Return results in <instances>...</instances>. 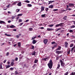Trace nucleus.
Returning a JSON list of instances; mask_svg holds the SVG:
<instances>
[{"mask_svg":"<svg viewBox=\"0 0 75 75\" xmlns=\"http://www.w3.org/2000/svg\"><path fill=\"white\" fill-rule=\"evenodd\" d=\"M48 66L51 69L52 68V66L53 65V62H52V60L51 59H50L49 61V63L47 64Z\"/></svg>","mask_w":75,"mask_h":75,"instance_id":"nucleus-1","label":"nucleus"},{"mask_svg":"<svg viewBox=\"0 0 75 75\" xmlns=\"http://www.w3.org/2000/svg\"><path fill=\"white\" fill-rule=\"evenodd\" d=\"M60 61L61 67H65L64 66V65H65V63H64V62H63L62 60H60Z\"/></svg>","mask_w":75,"mask_h":75,"instance_id":"nucleus-2","label":"nucleus"},{"mask_svg":"<svg viewBox=\"0 0 75 75\" xmlns=\"http://www.w3.org/2000/svg\"><path fill=\"white\" fill-rule=\"evenodd\" d=\"M65 46L64 47L65 48H68V45H69V44L68 43V42H65Z\"/></svg>","mask_w":75,"mask_h":75,"instance_id":"nucleus-3","label":"nucleus"},{"mask_svg":"<svg viewBox=\"0 0 75 75\" xmlns=\"http://www.w3.org/2000/svg\"><path fill=\"white\" fill-rule=\"evenodd\" d=\"M48 41V40L47 39H45L43 40V42H44L45 45H46Z\"/></svg>","mask_w":75,"mask_h":75,"instance_id":"nucleus-4","label":"nucleus"},{"mask_svg":"<svg viewBox=\"0 0 75 75\" xmlns=\"http://www.w3.org/2000/svg\"><path fill=\"white\" fill-rule=\"evenodd\" d=\"M45 8V6H41V11L40 12V13L42 12L43 11H44V9Z\"/></svg>","mask_w":75,"mask_h":75,"instance_id":"nucleus-5","label":"nucleus"},{"mask_svg":"<svg viewBox=\"0 0 75 75\" xmlns=\"http://www.w3.org/2000/svg\"><path fill=\"white\" fill-rule=\"evenodd\" d=\"M69 6L70 7H73L74 6V5L73 4L69 3L68 4Z\"/></svg>","mask_w":75,"mask_h":75,"instance_id":"nucleus-6","label":"nucleus"},{"mask_svg":"<svg viewBox=\"0 0 75 75\" xmlns=\"http://www.w3.org/2000/svg\"><path fill=\"white\" fill-rule=\"evenodd\" d=\"M49 58H50L49 57H47V58H45L42 59V60L45 61H48V60L49 59Z\"/></svg>","mask_w":75,"mask_h":75,"instance_id":"nucleus-7","label":"nucleus"},{"mask_svg":"<svg viewBox=\"0 0 75 75\" xmlns=\"http://www.w3.org/2000/svg\"><path fill=\"white\" fill-rule=\"evenodd\" d=\"M62 52H63V51H56V54H62Z\"/></svg>","mask_w":75,"mask_h":75,"instance_id":"nucleus-8","label":"nucleus"},{"mask_svg":"<svg viewBox=\"0 0 75 75\" xmlns=\"http://www.w3.org/2000/svg\"><path fill=\"white\" fill-rule=\"evenodd\" d=\"M41 17H42V18H45V17H46V14L42 15L41 16Z\"/></svg>","mask_w":75,"mask_h":75,"instance_id":"nucleus-9","label":"nucleus"},{"mask_svg":"<svg viewBox=\"0 0 75 75\" xmlns=\"http://www.w3.org/2000/svg\"><path fill=\"white\" fill-rule=\"evenodd\" d=\"M15 74L16 75H20V73H18L17 71H16L15 72Z\"/></svg>","mask_w":75,"mask_h":75,"instance_id":"nucleus-10","label":"nucleus"},{"mask_svg":"<svg viewBox=\"0 0 75 75\" xmlns=\"http://www.w3.org/2000/svg\"><path fill=\"white\" fill-rule=\"evenodd\" d=\"M37 41L36 40H34L33 41H32V43L33 44H35V43H36V42H37Z\"/></svg>","mask_w":75,"mask_h":75,"instance_id":"nucleus-11","label":"nucleus"},{"mask_svg":"<svg viewBox=\"0 0 75 75\" xmlns=\"http://www.w3.org/2000/svg\"><path fill=\"white\" fill-rule=\"evenodd\" d=\"M63 20H67V16H64L63 18Z\"/></svg>","mask_w":75,"mask_h":75,"instance_id":"nucleus-12","label":"nucleus"},{"mask_svg":"<svg viewBox=\"0 0 75 75\" xmlns=\"http://www.w3.org/2000/svg\"><path fill=\"white\" fill-rule=\"evenodd\" d=\"M17 4L18 6H21L22 4L21 2H19Z\"/></svg>","mask_w":75,"mask_h":75,"instance_id":"nucleus-13","label":"nucleus"},{"mask_svg":"<svg viewBox=\"0 0 75 75\" xmlns=\"http://www.w3.org/2000/svg\"><path fill=\"white\" fill-rule=\"evenodd\" d=\"M54 7V5H51L50 6H49V8H52Z\"/></svg>","mask_w":75,"mask_h":75,"instance_id":"nucleus-14","label":"nucleus"},{"mask_svg":"<svg viewBox=\"0 0 75 75\" xmlns=\"http://www.w3.org/2000/svg\"><path fill=\"white\" fill-rule=\"evenodd\" d=\"M10 27L11 28H15V27H16V26H15L14 25H11L10 26Z\"/></svg>","mask_w":75,"mask_h":75,"instance_id":"nucleus-15","label":"nucleus"},{"mask_svg":"<svg viewBox=\"0 0 75 75\" xmlns=\"http://www.w3.org/2000/svg\"><path fill=\"white\" fill-rule=\"evenodd\" d=\"M61 49V47L59 46L57 48L56 50H60Z\"/></svg>","mask_w":75,"mask_h":75,"instance_id":"nucleus-16","label":"nucleus"},{"mask_svg":"<svg viewBox=\"0 0 75 75\" xmlns=\"http://www.w3.org/2000/svg\"><path fill=\"white\" fill-rule=\"evenodd\" d=\"M6 69H7V68H10V67H11V65H6Z\"/></svg>","mask_w":75,"mask_h":75,"instance_id":"nucleus-17","label":"nucleus"},{"mask_svg":"<svg viewBox=\"0 0 75 75\" xmlns=\"http://www.w3.org/2000/svg\"><path fill=\"white\" fill-rule=\"evenodd\" d=\"M61 29V28H58V29L55 30V32H57V31H59V30H60Z\"/></svg>","mask_w":75,"mask_h":75,"instance_id":"nucleus-18","label":"nucleus"},{"mask_svg":"<svg viewBox=\"0 0 75 75\" xmlns=\"http://www.w3.org/2000/svg\"><path fill=\"white\" fill-rule=\"evenodd\" d=\"M52 28H51V29H50V28H47V31H51V30H52Z\"/></svg>","mask_w":75,"mask_h":75,"instance_id":"nucleus-19","label":"nucleus"},{"mask_svg":"<svg viewBox=\"0 0 75 75\" xmlns=\"http://www.w3.org/2000/svg\"><path fill=\"white\" fill-rule=\"evenodd\" d=\"M63 24H64V23H60L59 24V26H60V27H61V26H63Z\"/></svg>","mask_w":75,"mask_h":75,"instance_id":"nucleus-20","label":"nucleus"},{"mask_svg":"<svg viewBox=\"0 0 75 75\" xmlns=\"http://www.w3.org/2000/svg\"><path fill=\"white\" fill-rule=\"evenodd\" d=\"M74 45L73 44H71L70 45V48L73 47Z\"/></svg>","mask_w":75,"mask_h":75,"instance_id":"nucleus-21","label":"nucleus"},{"mask_svg":"<svg viewBox=\"0 0 75 75\" xmlns=\"http://www.w3.org/2000/svg\"><path fill=\"white\" fill-rule=\"evenodd\" d=\"M18 45L19 47H21V43L20 42H18Z\"/></svg>","mask_w":75,"mask_h":75,"instance_id":"nucleus-22","label":"nucleus"},{"mask_svg":"<svg viewBox=\"0 0 75 75\" xmlns=\"http://www.w3.org/2000/svg\"><path fill=\"white\" fill-rule=\"evenodd\" d=\"M2 23H5V22L3 21H0V24H2Z\"/></svg>","mask_w":75,"mask_h":75,"instance_id":"nucleus-23","label":"nucleus"},{"mask_svg":"<svg viewBox=\"0 0 75 75\" xmlns=\"http://www.w3.org/2000/svg\"><path fill=\"white\" fill-rule=\"evenodd\" d=\"M28 7H32V5L31 4H28Z\"/></svg>","mask_w":75,"mask_h":75,"instance_id":"nucleus-24","label":"nucleus"},{"mask_svg":"<svg viewBox=\"0 0 75 75\" xmlns=\"http://www.w3.org/2000/svg\"><path fill=\"white\" fill-rule=\"evenodd\" d=\"M60 67V64H59L57 65V69H59Z\"/></svg>","mask_w":75,"mask_h":75,"instance_id":"nucleus-25","label":"nucleus"},{"mask_svg":"<svg viewBox=\"0 0 75 75\" xmlns=\"http://www.w3.org/2000/svg\"><path fill=\"white\" fill-rule=\"evenodd\" d=\"M25 2L27 3H29L30 1H29L28 0H26L25 1Z\"/></svg>","mask_w":75,"mask_h":75,"instance_id":"nucleus-26","label":"nucleus"},{"mask_svg":"<svg viewBox=\"0 0 75 75\" xmlns=\"http://www.w3.org/2000/svg\"><path fill=\"white\" fill-rule=\"evenodd\" d=\"M5 35H6V36H7L8 37H11V35H8L7 34H6V33H5Z\"/></svg>","mask_w":75,"mask_h":75,"instance_id":"nucleus-27","label":"nucleus"},{"mask_svg":"<svg viewBox=\"0 0 75 75\" xmlns=\"http://www.w3.org/2000/svg\"><path fill=\"white\" fill-rule=\"evenodd\" d=\"M32 55H35V52L34 51L33 52L32 54Z\"/></svg>","mask_w":75,"mask_h":75,"instance_id":"nucleus-28","label":"nucleus"},{"mask_svg":"<svg viewBox=\"0 0 75 75\" xmlns=\"http://www.w3.org/2000/svg\"><path fill=\"white\" fill-rule=\"evenodd\" d=\"M69 74V72L68 71L66 73H64V75H68Z\"/></svg>","mask_w":75,"mask_h":75,"instance_id":"nucleus-29","label":"nucleus"},{"mask_svg":"<svg viewBox=\"0 0 75 75\" xmlns=\"http://www.w3.org/2000/svg\"><path fill=\"white\" fill-rule=\"evenodd\" d=\"M20 10L18 9H17L16 10V13H18V12H19L20 11Z\"/></svg>","mask_w":75,"mask_h":75,"instance_id":"nucleus-30","label":"nucleus"},{"mask_svg":"<svg viewBox=\"0 0 75 75\" xmlns=\"http://www.w3.org/2000/svg\"><path fill=\"white\" fill-rule=\"evenodd\" d=\"M75 26L74 25H72V26L70 27L71 28H75Z\"/></svg>","mask_w":75,"mask_h":75,"instance_id":"nucleus-31","label":"nucleus"},{"mask_svg":"<svg viewBox=\"0 0 75 75\" xmlns=\"http://www.w3.org/2000/svg\"><path fill=\"white\" fill-rule=\"evenodd\" d=\"M2 64H3V63H1L0 64V69H2Z\"/></svg>","mask_w":75,"mask_h":75,"instance_id":"nucleus-32","label":"nucleus"},{"mask_svg":"<svg viewBox=\"0 0 75 75\" xmlns=\"http://www.w3.org/2000/svg\"><path fill=\"white\" fill-rule=\"evenodd\" d=\"M14 64V62H12L11 63V66H13Z\"/></svg>","mask_w":75,"mask_h":75,"instance_id":"nucleus-33","label":"nucleus"},{"mask_svg":"<svg viewBox=\"0 0 75 75\" xmlns=\"http://www.w3.org/2000/svg\"><path fill=\"white\" fill-rule=\"evenodd\" d=\"M45 10H46V11H48V10H49V8H45Z\"/></svg>","mask_w":75,"mask_h":75,"instance_id":"nucleus-34","label":"nucleus"},{"mask_svg":"<svg viewBox=\"0 0 75 75\" xmlns=\"http://www.w3.org/2000/svg\"><path fill=\"white\" fill-rule=\"evenodd\" d=\"M37 62H38V60H37V59L35 60L34 61V63H37Z\"/></svg>","mask_w":75,"mask_h":75,"instance_id":"nucleus-35","label":"nucleus"},{"mask_svg":"<svg viewBox=\"0 0 75 75\" xmlns=\"http://www.w3.org/2000/svg\"><path fill=\"white\" fill-rule=\"evenodd\" d=\"M75 72H72L71 73V74H70V75H75Z\"/></svg>","mask_w":75,"mask_h":75,"instance_id":"nucleus-36","label":"nucleus"},{"mask_svg":"<svg viewBox=\"0 0 75 75\" xmlns=\"http://www.w3.org/2000/svg\"><path fill=\"white\" fill-rule=\"evenodd\" d=\"M70 52H71V50H69V51L67 52V54H70Z\"/></svg>","mask_w":75,"mask_h":75,"instance_id":"nucleus-37","label":"nucleus"},{"mask_svg":"<svg viewBox=\"0 0 75 75\" xmlns=\"http://www.w3.org/2000/svg\"><path fill=\"white\" fill-rule=\"evenodd\" d=\"M29 31H33V28H29Z\"/></svg>","mask_w":75,"mask_h":75,"instance_id":"nucleus-38","label":"nucleus"},{"mask_svg":"<svg viewBox=\"0 0 75 75\" xmlns=\"http://www.w3.org/2000/svg\"><path fill=\"white\" fill-rule=\"evenodd\" d=\"M49 26L50 27H53V26H54V25H49Z\"/></svg>","mask_w":75,"mask_h":75,"instance_id":"nucleus-39","label":"nucleus"},{"mask_svg":"<svg viewBox=\"0 0 75 75\" xmlns=\"http://www.w3.org/2000/svg\"><path fill=\"white\" fill-rule=\"evenodd\" d=\"M59 27V24H57L55 26V27Z\"/></svg>","mask_w":75,"mask_h":75,"instance_id":"nucleus-40","label":"nucleus"},{"mask_svg":"<svg viewBox=\"0 0 75 75\" xmlns=\"http://www.w3.org/2000/svg\"><path fill=\"white\" fill-rule=\"evenodd\" d=\"M9 55V52H8L6 54V56H8Z\"/></svg>","mask_w":75,"mask_h":75,"instance_id":"nucleus-41","label":"nucleus"},{"mask_svg":"<svg viewBox=\"0 0 75 75\" xmlns=\"http://www.w3.org/2000/svg\"><path fill=\"white\" fill-rule=\"evenodd\" d=\"M23 16V13L19 14L18 15V16Z\"/></svg>","mask_w":75,"mask_h":75,"instance_id":"nucleus-42","label":"nucleus"},{"mask_svg":"<svg viewBox=\"0 0 75 75\" xmlns=\"http://www.w3.org/2000/svg\"><path fill=\"white\" fill-rule=\"evenodd\" d=\"M34 49V46H32V48H31V50H33Z\"/></svg>","mask_w":75,"mask_h":75,"instance_id":"nucleus-43","label":"nucleus"},{"mask_svg":"<svg viewBox=\"0 0 75 75\" xmlns=\"http://www.w3.org/2000/svg\"><path fill=\"white\" fill-rule=\"evenodd\" d=\"M14 69V68L11 67L10 69V70L11 71H13Z\"/></svg>","mask_w":75,"mask_h":75,"instance_id":"nucleus-44","label":"nucleus"},{"mask_svg":"<svg viewBox=\"0 0 75 75\" xmlns=\"http://www.w3.org/2000/svg\"><path fill=\"white\" fill-rule=\"evenodd\" d=\"M37 38V37L35 36L34 38H32L31 39V40H34V39H35Z\"/></svg>","mask_w":75,"mask_h":75,"instance_id":"nucleus-45","label":"nucleus"},{"mask_svg":"<svg viewBox=\"0 0 75 75\" xmlns=\"http://www.w3.org/2000/svg\"><path fill=\"white\" fill-rule=\"evenodd\" d=\"M69 32L70 33H72L73 32V30H69Z\"/></svg>","mask_w":75,"mask_h":75,"instance_id":"nucleus-46","label":"nucleus"},{"mask_svg":"<svg viewBox=\"0 0 75 75\" xmlns=\"http://www.w3.org/2000/svg\"><path fill=\"white\" fill-rule=\"evenodd\" d=\"M23 24H24V23H20L19 24L20 26H21Z\"/></svg>","mask_w":75,"mask_h":75,"instance_id":"nucleus-47","label":"nucleus"},{"mask_svg":"<svg viewBox=\"0 0 75 75\" xmlns=\"http://www.w3.org/2000/svg\"><path fill=\"white\" fill-rule=\"evenodd\" d=\"M53 11H58V9H54L53 10Z\"/></svg>","mask_w":75,"mask_h":75,"instance_id":"nucleus-48","label":"nucleus"},{"mask_svg":"<svg viewBox=\"0 0 75 75\" xmlns=\"http://www.w3.org/2000/svg\"><path fill=\"white\" fill-rule=\"evenodd\" d=\"M52 44V45L53 44H55V42H51Z\"/></svg>","mask_w":75,"mask_h":75,"instance_id":"nucleus-49","label":"nucleus"},{"mask_svg":"<svg viewBox=\"0 0 75 75\" xmlns=\"http://www.w3.org/2000/svg\"><path fill=\"white\" fill-rule=\"evenodd\" d=\"M74 48L73 47L72 48H71V52H72L73 51V50H74Z\"/></svg>","mask_w":75,"mask_h":75,"instance_id":"nucleus-50","label":"nucleus"},{"mask_svg":"<svg viewBox=\"0 0 75 75\" xmlns=\"http://www.w3.org/2000/svg\"><path fill=\"white\" fill-rule=\"evenodd\" d=\"M59 57H56V59L57 60H58V59H59Z\"/></svg>","mask_w":75,"mask_h":75,"instance_id":"nucleus-51","label":"nucleus"},{"mask_svg":"<svg viewBox=\"0 0 75 75\" xmlns=\"http://www.w3.org/2000/svg\"><path fill=\"white\" fill-rule=\"evenodd\" d=\"M15 60L16 61H18V57H16L15 58Z\"/></svg>","mask_w":75,"mask_h":75,"instance_id":"nucleus-52","label":"nucleus"},{"mask_svg":"<svg viewBox=\"0 0 75 75\" xmlns=\"http://www.w3.org/2000/svg\"><path fill=\"white\" fill-rule=\"evenodd\" d=\"M17 45V44H15L13 45V47H16V46Z\"/></svg>","mask_w":75,"mask_h":75,"instance_id":"nucleus-53","label":"nucleus"},{"mask_svg":"<svg viewBox=\"0 0 75 75\" xmlns=\"http://www.w3.org/2000/svg\"><path fill=\"white\" fill-rule=\"evenodd\" d=\"M19 22H22V20L21 19H19Z\"/></svg>","mask_w":75,"mask_h":75,"instance_id":"nucleus-54","label":"nucleus"},{"mask_svg":"<svg viewBox=\"0 0 75 75\" xmlns=\"http://www.w3.org/2000/svg\"><path fill=\"white\" fill-rule=\"evenodd\" d=\"M53 47L54 48H56V47H57V45H54V46H53Z\"/></svg>","mask_w":75,"mask_h":75,"instance_id":"nucleus-55","label":"nucleus"},{"mask_svg":"<svg viewBox=\"0 0 75 75\" xmlns=\"http://www.w3.org/2000/svg\"><path fill=\"white\" fill-rule=\"evenodd\" d=\"M16 38H19V35H17L16 36Z\"/></svg>","mask_w":75,"mask_h":75,"instance_id":"nucleus-56","label":"nucleus"},{"mask_svg":"<svg viewBox=\"0 0 75 75\" xmlns=\"http://www.w3.org/2000/svg\"><path fill=\"white\" fill-rule=\"evenodd\" d=\"M67 37H69V33L67 34Z\"/></svg>","mask_w":75,"mask_h":75,"instance_id":"nucleus-57","label":"nucleus"},{"mask_svg":"<svg viewBox=\"0 0 75 75\" xmlns=\"http://www.w3.org/2000/svg\"><path fill=\"white\" fill-rule=\"evenodd\" d=\"M13 31H17V29H13Z\"/></svg>","mask_w":75,"mask_h":75,"instance_id":"nucleus-58","label":"nucleus"},{"mask_svg":"<svg viewBox=\"0 0 75 75\" xmlns=\"http://www.w3.org/2000/svg\"><path fill=\"white\" fill-rule=\"evenodd\" d=\"M28 21H29V20H28V19L26 20L25 22H26L27 23V22H28Z\"/></svg>","mask_w":75,"mask_h":75,"instance_id":"nucleus-59","label":"nucleus"},{"mask_svg":"<svg viewBox=\"0 0 75 75\" xmlns=\"http://www.w3.org/2000/svg\"><path fill=\"white\" fill-rule=\"evenodd\" d=\"M7 61V60L6 59L4 61V63H6V62Z\"/></svg>","mask_w":75,"mask_h":75,"instance_id":"nucleus-60","label":"nucleus"},{"mask_svg":"<svg viewBox=\"0 0 75 75\" xmlns=\"http://www.w3.org/2000/svg\"><path fill=\"white\" fill-rule=\"evenodd\" d=\"M51 3H52L51 2V1H49V4H51Z\"/></svg>","mask_w":75,"mask_h":75,"instance_id":"nucleus-61","label":"nucleus"},{"mask_svg":"<svg viewBox=\"0 0 75 75\" xmlns=\"http://www.w3.org/2000/svg\"><path fill=\"white\" fill-rule=\"evenodd\" d=\"M14 18H15V16H12V17L11 18L12 19H14Z\"/></svg>","mask_w":75,"mask_h":75,"instance_id":"nucleus-62","label":"nucleus"},{"mask_svg":"<svg viewBox=\"0 0 75 75\" xmlns=\"http://www.w3.org/2000/svg\"><path fill=\"white\" fill-rule=\"evenodd\" d=\"M40 28V29H44V28L43 27H42Z\"/></svg>","mask_w":75,"mask_h":75,"instance_id":"nucleus-63","label":"nucleus"},{"mask_svg":"<svg viewBox=\"0 0 75 75\" xmlns=\"http://www.w3.org/2000/svg\"><path fill=\"white\" fill-rule=\"evenodd\" d=\"M72 38H75V36L74 35H72L71 36Z\"/></svg>","mask_w":75,"mask_h":75,"instance_id":"nucleus-64","label":"nucleus"}]
</instances>
